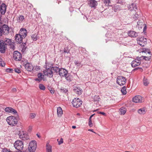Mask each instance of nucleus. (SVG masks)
I'll return each instance as SVG.
<instances>
[{
	"instance_id": "1",
	"label": "nucleus",
	"mask_w": 152,
	"mask_h": 152,
	"mask_svg": "<svg viewBox=\"0 0 152 152\" xmlns=\"http://www.w3.org/2000/svg\"><path fill=\"white\" fill-rule=\"evenodd\" d=\"M58 74L62 77H65V79L68 81H71L72 76L66 69L61 68L59 71Z\"/></svg>"
},
{
	"instance_id": "2",
	"label": "nucleus",
	"mask_w": 152,
	"mask_h": 152,
	"mask_svg": "<svg viewBox=\"0 0 152 152\" xmlns=\"http://www.w3.org/2000/svg\"><path fill=\"white\" fill-rule=\"evenodd\" d=\"M11 42V40L9 39H5L4 41L0 40V52L2 53H4L7 48V45H9Z\"/></svg>"
},
{
	"instance_id": "3",
	"label": "nucleus",
	"mask_w": 152,
	"mask_h": 152,
	"mask_svg": "<svg viewBox=\"0 0 152 152\" xmlns=\"http://www.w3.org/2000/svg\"><path fill=\"white\" fill-rule=\"evenodd\" d=\"M7 121L9 125L12 126L16 125L18 122L16 118L13 116L8 117L7 118Z\"/></svg>"
},
{
	"instance_id": "4",
	"label": "nucleus",
	"mask_w": 152,
	"mask_h": 152,
	"mask_svg": "<svg viewBox=\"0 0 152 152\" xmlns=\"http://www.w3.org/2000/svg\"><path fill=\"white\" fill-rule=\"evenodd\" d=\"M9 28L8 26L4 24L0 26V36L3 34H7L9 33Z\"/></svg>"
},
{
	"instance_id": "5",
	"label": "nucleus",
	"mask_w": 152,
	"mask_h": 152,
	"mask_svg": "<svg viewBox=\"0 0 152 152\" xmlns=\"http://www.w3.org/2000/svg\"><path fill=\"white\" fill-rule=\"evenodd\" d=\"M14 145L15 148L19 151L22 150L23 147V142L19 140L16 141L14 143Z\"/></svg>"
},
{
	"instance_id": "6",
	"label": "nucleus",
	"mask_w": 152,
	"mask_h": 152,
	"mask_svg": "<svg viewBox=\"0 0 152 152\" xmlns=\"http://www.w3.org/2000/svg\"><path fill=\"white\" fill-rule=\"evenodd\" d=\"M72 103L73 106L74 107L77 108L81 105L82 101L78 98H75L72 100Z\"/></svg>"
},
{
	"instance_id": "7",
	"label": "nucleus",
	"mask_w": 152,
	"mask_h": 152,
	"mask_svg": "<svg viewBox=\"0 0 152 152\" xmlns=\"http://www.w3.org/2000/svg\"><path fill=\"white\" fill-rule=\"evenodd\" d=\"M36 142L34 140L31 141L29 144L28 149L30 152H34L37 148Z\"/></svg>"
},
{
	"instance_id": "8",
	"label": "nucleus",
	"mask_w": 152,
	"mask_h": 152,
	"mask_svg": "<svg viewBox=\"0 0 152 152\" xmlns=\"http://www.w3.org/2000/svg\"><path fill=\"white\" fill-rule=\"evenodd\" d=\"M126 82V79L125 77L119 76L117 78V83L120 86L124 85Z\"/></svg>"
},
{
	"instance_id": "9",
	"label": "nucleus",
	"mask_w": 152,
	"mask_h": 152,
	"mask_svg": "<svg viewBox=\"0 0 152 152\" xmlns=\"http://www.w3.org/2000/svg\"><path fill=\"white\" fill-rule=\"evenodd\" d=\"M138 44L142 47L145 46L147 43V39L144 37H141L137 39Z\"/></svg>"
},
{
	"instance_id": "10",
	"label": "nucleus",
	"mask_w": 152,
	"mask_h": 152,
	"mask_svg": "<svg viewBox=\"0 0 152 152\" xmlns=\"http://www.w3.org/2000/svg\"><path fill=\"white\" fill-rule=\"evenodd\" d=\"M21 55L20 52L17 51H14L13 58L16 61H20L21 59Z\"/></svg>"
},
{
	"instance_id": "11",
	"label": "nucleus",
	"mask_w": 152,
	"mask_h": 152,
	"mask_svg": "<svg viewBox=\"0 0 152 152\" xmlns=\"http://www.w3.org/2000/svg\"><path fill=\"white\" fill-rule=\"evenodd\" d=\"M43 72L45 75L49 77H52L53 76V71H52L51 68L44 70Z\"/></svg>"
},
{
	"instance_id": "12",
	"label": "nucleus",
	"mask_w": 152,
	"mask_h": 152,
	"mask_svg": "<svg viewBox=\"0 0 152 152\" xmlns=\"http://www.w3.org/2000/svg\"><path fill=\"white\" fill-rule=\"evenodd\" d=\"M132 101L136 103L142 102V97L140 95L136 96L133 98Z\"/></svg>"
},
{
	"instance_id": "13",
	"label": "nucleus",
	"mask_w": 152,
	"mask_h": 152,
	"mask_svg": "<svg viewBox=\"0 0 152 152\" xmlns=\"http://www.w3.org/2000/svg\"><path fill=\"white\" fill-rule=\"evenodd\" d=\"M26 69L28 71L31 72L33 70L34 68L31 64L29 63H26L24 65Z\"/></svg>"
},
{
	"instance_id": "14",
	"label": "nucleus",
	"mask_w": 152,
	"mask_h": 152,
	"mask_svg": "<svg viewBox=\"0 0 152 152\" xmlns=\"http://www.w3.org/2000/svg\"><path fill=\"white\" fill-rule=\"evenodd\" d=\"M88 4L91 8H95L97 5V3L95 0H89Z\"/></svg>"
},
{
	"instance_id": "15",
	"label": "nucleus",
	"mask_w": 152,
	"mask_h": 152,
	"mask_svg": "<svg viewBox=\"0 0 152 152\" xmlns=\"http://www.w3.org/2000/svg\"><path fill=\"white\" fill-rule=\"evenodd\" d=\"M18 34L22 37L25 38L27 35V31L25 28H22L20 29L19 33Z\"/></svg>"
},
{
	"instance_id": "16",
	"label": "nucleus",
	"mask_w": 152,
	"mask_h": 152,
	"mask_svg": "<svg viewBox=\"0 0 152 152\" xmlns=\"http://www.w3.org/2000/svg\"><path fill=\"white\" fill-rule=\"evenodd\" d=\"M0 10L2 15H4L6 11V6L5 4L3 3L0 6Z\"/></svg>"
},
{
	"instance_id": "17",
	"label": "nucleus",
	"mask_w": 152,
	"mask_h": 152,
	"mask_svg": "<svg viewBox=\"0 0 152 152\" xmlns=\"http://www.w3.org/2000/svg\"><path fill=\"white\" fill-rule=\"evenodd\" d=\"M15 41L18 43H20L22 42L23 39L24 38L23 37L20 36L18 34H16L15 37Z\"/></svg>"
},
{
	"instance_id": "18",
	"label": "nucleus",
	"mask_w": 152,
	"mask_h": 152,
	"mask_svg": "<svg viewBox=\"0 0 152 152\" xmlns=\"http://www.w3.org/2000/svg\"><path fill=\"white\" fill-rule=\"evenodd\" d=\"M6 112L9 113H13L14 114L17 113V111L14 109L10 107H7L5 109Z\"/></svg>"
},
{
	"instance_id": "19",
	"label": "nucleus",
	"mask_w": 152,
	"mask_h": 152,
	"mask_svg": "<svg viewBox=\"0 0 152 152\" xmlns=\"http://www.w3.org/2000/svg\"><path fill=\"white\" fill-rule=\"evenodd\" d=\"M141 62H138L137 59L134 60L131 63V65L133 67H135L140 65Z\"/></svg>"
},
{
	"instance_id": "20",
	"label": "nucleus",
	"mask_w": 152,
	"mask_h": 152,
	"mask_svg": "<svg viewBox=\"0 0 152 152\" xmlns=\"http://www.w3.org/2000/svg\"><path fill=\"white\" fill-rule=\"evenodd\" d=\"M73 90L74 92L78 95H80L82 94V90L79 87H75Z\"/></svg>"
},
{
	"instance_id": "21",
	"label": "nucleus",
	"mask_w": 152,
	"mask_h": 152,
	"mask_svg": "<svg viewBox=\"0 0 152 152\" xmlns=\"http://www.w3.org/2000/svg\"><path fill=\"white\" fill-rule=\"evenodd\" d=\"M38 78L35 79V80L36 81L40 82L42 81L43 78H44V75H42L41 73H39L37 74Z\"/></svg>"
},
{
	"instance_id": "22",
	"label": "nucleus",
	"mask_w": 152,
	"mask_h": 152,
	"mask_svg": "<svg viewBox=\"0 0 152 152\" xmlns=\"http://www.w3.org/2000/svg\"><path fill=\"white\" fill-rule=\"evenodd\" d=\"M128 35L131 37H135L137 36V33L133 31H129L128 32Z\"/></svg>"
},
{
	"instance_id": "23",
	"label": "nucleus",
	"mask_w": 152,
	"mask_h": 152,
	"mask_svg": "<svg viewBox=\"0 0 152 152\" xmlns=\"http://www.w3.org/2000/svg\"><path fill=\"white\" fill-rule=\"evenodd\" d=\"M51 69L52 71H53V73L54 72L56 74H58L60 68L57 66H53Z\"/></svg>"
},
{
	"instance_id": "24",
	"label": "nucleus",
	"mask_w": 152,
	"mask_h": 152,
	"mask_svg": "<svg viewBox=\"0 0 152 152\" xmlns=\"http://www.w3.org/2000/svg\"><path fill=\"white\" fill-rule=\"evenodd\" d=\"M19 135L20 138L22 139L23 140H27L28 139V137L26 134H25L23 133V134H22L21 133H19Z\"/></svg>"
},
{
	"instance_id": "25",
	"label": "nucleus",
	"mask_w": 152,
	"mask_h": 152,
	"mask_svg": "<svg viewBox=\"0 0 152 152\" xmlns=\"http://www.w3.org/2000/svg\"><path fill=\"white\" fill-rule=\"evenodd\" d=\"M141 16V14L140 12L135 13L134 15H133L132 17L134 20L138 19Z\"/></svg>"
},
{
	"instance_id": "26",
	"label": "nucleus",
	"mask_w": 152,
	"mask_h": 152,
	"mask_svg": "<svg viewBox=\"0 0 152 152\" xmlns=\"http://www.w3.org/2000/svg\"><path fill=\"white\" fill-rule=\"evenodd\" d=\"M57 115L59 117H61L63 114V111L60 107H58L57 110Z\"/></svg>"
},
{
	"instance_id": "27",
	"label": "nucleus",
	"mask_w": 152,
	"mask_h": 152,
	"mask_svg": "<svg viewBox=\"0 0 152 152\" xmlns=\"http://www.w3.org/2000/svg\"><path fill=\"white\" fill-rule=\"evenodd\" d=\"M137 112L138 113L140 114H144L146 113V111L144 108H141L137 110Z\"/></svg>"
},
{
	"instance_id": "28",
	"label": "nucleus",
	"mask_w": 152,
	"mask_h": 152,
	"mask_svg": "<svg viewBox=\"0 0 152 152\" xmlns=\"http://www.w3.org/2000/svg\"><path fill=\"white\" fill-rule=\"evenodd\" d=\"M46 151L47 152H52V147L48 142L46 144Z\"/></svg>"
},
{
	"instance_id": "29",
	"label": "nucleus",
	"mask_w": 152,
	"mask_h": 152,
	"mask_svg": "<svg viewBox=\"0 0 152 152\" xmlns=\"http://www.w3.org/2000/svg\"><path fill=\"white\" fill-rule=\"evenodd\" d=\"M126 109L124 107H122L120 110V114L121 115H124L126 112Z\"/></svg>"
},
{
	"instance_id": "30",
	"label": "nucleus",
	"mask_w": 152,
	"mask_h": 152,
	"mask_svg": "<svg viewBox=\"0 0 152 152\" xmlns=\"http://www.w3.org/2000/svg\"><path fill=\"white\" fill-rule=\"evenodd\" d=\"M147 58V56H142L140 57H137V58L136 59L137 60V61H138V62H141V60L142 59H145V60H148V59H145V58Z\"/></svg>"
},
{
	"instance_id": "31",
	"label": "nucleus",
	"mask_w": 152,
	"mask_h": 152,
	"mask_svg": "<svg viewBox=\"0 0 152 152\" xmlns=\"http://www.w3.org/2000/svg\"><path fill=\"white\" fill-rule=\"evenodd\" d=\"M113 10L115 12L118 11L120 10V7L118 5H115L113 7Z\"/></svg>"
},
{
	"instance_id": "32",
	"label": "nucleus",
	"mask_w": 152,
	"mask_h": 152,
	"mask_svg": "<svg viewBox=\"0 0 152 152\" xmlns=\"http://www.w3.org/2000/svg\"><path fill=\"white\" fill-rule=\"evenodd\" d=\"M24 20V17L21 15L19 16L18 18V21L19 23H21Z\"/></svg>"
},
{
	"instance_id": "33",
	"label": "nucleus",
	"mask_w": 152,
	"mask_h": 152,
	"mask_svg": "<svg viewBox=\"0 0 152 152\" xmlns=\"http://www.w3.org/2000/svg\"><path fill=\"white\" fill-rule=\"evenodd\" d=\"M45 64H46L45 66V68H46L45 69H51V68L52 67V65L50 63L46 62Z\"/></svg>"
},
{
	"instance_id": "34",
	"label": "nucleus",
	"mask_w": 152,
	"mask_h": 152,
	"mask_svg": "<svg viewBox=\"0 0 152 152\" xmlns=\"http://www.w3.org/2000/svg\"><path fill=\"white\" fill-rule=\"evenodd\" d=\"M102 2L107 6H109L110 3V0H102Z\"/></svg>"
},
{
	"instance_id": "35",
	"label": "nucleus",
	"mask_w": 152,
	"mask_h": 152,
	"mask_svg": "<svg viewBox=\"0 0 152 152\" xmlns=\"http://www.w3.org/2000/svg\"><path fill=\"white\" fill-rule=\"evenodd\" d=\"M31 37L33 41H36L37 39V34H36L32 35Z\"/></svg>"
},
{
	"instance_id": "36",
	"label": "nucleus",
	"mask_w": 152,
	"mask_h": 152,
	"mask_svg": "<svg viewBox=\"0 0 152 152\" xmlns=\"http://www.w3.org/2000/svg\"><path fill=\"white\" fill-rule=\"evenodd\" d=\"M137 25L138 26V28H141L142 26H143V23L142 22V20H139L137 22Z\"/></svg>"
},
{
	"instance_id": "37",
	"label": "nucleus",
	"mask_w": 152,
	"mask_h": 152,
	"mask_svg": "<svg viewBox=\"0 0 152 152\" xmlns=\"http://www.w3.org/2000/svg\"><path fill=\"white\" fill-rule=\"evenodd\" d=\"M121 91L123 95H125L126 93V87L124 86L122 88L121 90Z\"/></svg>"
},
{
	"instance_id": "38",
	"label": "nucleus",
	"mask_w": 152,
	"mask_h": 152,
	"mask_svg": "<svg viewBox=\"0 0 152 152\" xmlns=\"http://www.w3.org/2000/svg\"><path fill=\"white\" fill-rule=\"evenodd\" d=\"M5 62L2 59H0V66L2 67H4L5 65Z\"/></svg>"
},
{
	"instance_id": "39",
	"label": "nucleus",
	"mask_w": 152,
	"mask_h": 152,
	"mask_svg": "<svg viewBox=\"0 0 152 152\" xmlns=\"http://www.w3.org/2000/svg\"><path fill=\"white\" fill-rule=\"evenodd\" d=\"M143 83L145 86H147L149 83V82L148 81L147 79L145 77L144 78L143 80Z\"/></svg>"
},
{
	"instance_id": "40",
	"label": "nucleus",
	"mask_w": 152,
	"mask_h": 152,
	"mask_svg": "<svg viewBox=\"0 0 152 152\" xmlns=\"http://www.w3.org/2000/svg\"><path fill=\"white\" fill-rule=\"evenodd\" d=\"M39 88L40 89L42 90H44L45 89V86L42 84H40L39 85Z\"/></svg>"
},
{
	"instance_id": "41",
	"label": "nucleus",
	"mask_w": 152,
	"mask_h": 152,
	"mask_svg": "<svg viewBox=\"0 0 152 152\" xmlns=\"http://www.w3.org/2000/svg\"><path fill=\"white\" fill-rule=\"evenodd\" d=\"M9 45L10 46V48L12 49L13 50L15 49V46L13 43H10Z\"/></svg>"
},
{
	"instance_id": "42",
	"label": "nucleus",
	"mask_w": 152,
	"mask_h": 152,
	"mask_svg": "<svg viewBox=\"0 0 152 152\" xmlns=\"http://www.w3.org/2000/svg\"><path fill=\"white\" fill-rule=\"evenodd\" d=\"M130 7L133 8V10H135L137 9V7L135 4H132L130 5Z\"/></svg>"
},
{
	"instance_id": "43",
	"label": "nucleus",
	"mask_w": 152,
	"mask_h": 152,
	"mask_svg": "<svg viewBox=\"0 0 152 152\" xmlns=\"http://www.w3.org/2000/svg\"><path fill=\"white\" fill-rule=\"evenodd\" d=\"M64 53H69V51L68 50V48L67 47H66L64 48Z\"/></svg>"
},
{
	"instance_id": "44",
	"label": "nucleus",
	"mask_w": 152,
	"mask_h": 152,
	"mask_svg": "<svg viewBox=\"0 0 152 152\" xmlns=\"http://www.w3.org/2000/svg\"><path fill=\"white\" fill-rule=\"evenodd\" d=\"M100 99V98L98 96H95L94 97V101H99Z\"/></svg>"
},
{
	"instance_id": "45",
	"label": "nucleus",
	"mask_w": 152,
	"mask_h": 152,
	"mask_svg": "<svg viewBox=\"0 0 152 152\" xmlns=\"http://www.w3.org/2000/svg\"><path fill=\"white\" fill-rule=\"evenodd\" d=\"M57 141L58 142V144L59 145L61 144L63 142V140L62 138H61L59 141H58V139L57 140Z\"/></svg>"
},
{
	"instance_id": "46",
	"label": "nucleus",
	"mask_w": 152,
	"mask_h": 152,
	"mask_svg": "<svg viewBox=\"0 0 152 152\" xmlns=\"http://www.w3.org/2000/svg\"><path fill=\"white\" fill-rule=\"evenodd\" d=\"M75 65H77V66H80L81 63L80 62H79L77 61H75Z\"/></svg>"
},
{
	"instance_id": "47",
	"label": "nucleus",
	"mask_w": 152,
	"mask_h": 152,
	"mask_svg": "<svg viewBox=\"0 0 152 152\" xmlns=\"http://www.w3.org/2000/svg\"><path fill=\"white\" fill-rule=\"evenodd\" d=\"M14 70L15 72H17L18 73H19L21 72L20 70L18 68H15L14 69Z\"/></svg>"
},
{
	"instance_id": "48",
	"label": "nucleus",
	"mask_w": 152,
	"mask_h": 152,
	"mask_svg": "<svg viewBox=\"0 0 152 152\" xmlns=\"http://www.w3.org/2000/svg\"><path fill=\"white\" fill-rule=\"evenodd\" d=\"M6 71L10 73L13 72V70L12 69L8 68L7 69Z\"/></svg>"
},
{
	"instance_id": "49",
	"label": "nucleus",
	"mask_w": 152,
	"mask_h": 152,
	"mask_svg": "<svg viewBox=\"0 0 152 152\" xmlns=\"http://www.w3.org/2000/svg\"><path fill=\"white\" fill-rule=\"evenodd\" d=\"M61 91L62 92L64 93H66L67 92L68 90L64 88L63 89H61Z\"/></svg>"
},
{
	"instance_id": "50",
	"label": "nucleus",
	"mask_w": 152,
	"mask_h": 152,
	"mask_svg": "<svg viewBox=\"0 0 152 152\" xmlns=\"http://www.w3.org/2000/svg\"><path fill=\"white\" fill-rule=\"evenodd\" d=\"M36 116V115L34 113H31L30 114V117L31 118H34Z\"/></svg>"
},
{
	"instance_id": "51",
	"label": "nucleus",
	"mask_w": 152,
	"mask_h": 152,
	"mask_svg": "<svg viewBox=\"0 0 152 152\" xmlns=\"http://www.w3.org/2000/svg\"><path fill=\"white\" fill-rule=\"evenodd\" d=\"M49 90L50 93L52 94H53L54 93V90L53 89L51 88H50L49 89Z\"/></svg>"
},
{
	"instance_id": "52",
	"label": "nucleus",
	"mask_w": 152,
	"mask_h": 152,
	"mask_svg": "<svg viewBox=\"0 0 152 152\" xmlns=\"http://www.w3.org/2000/svg\"><path fill=\"white\" fill-rule=\"evenodd\" d=\"M40 66H35L34 68V70H35L36 71H38L40 69Z\"/></svg>"
},
{
	"instance_id": "53",
	"label": "nucleus",
	"mask_w": 152,
	"mask_h": 152,
	"mask_svg": "<svg viewBox=\"0 0 152 152\" xmlns=\"http://www.w3.org/2000/svg\"><path fill=\"white\" fill-rule=\"evenodd\" d=\"M149 50L148 49H145V48H144L143 49V50L142 51V52H144L145 53H147L148 51Z\"/></svg>"
},
{
	"instance_id": "54",
	"label": "nucleus",
	"mask_w": 152,
	"mask_h": 152,
	"mask_svg": "<svg viewBox=\"0 0 152 152\" xmlns=\"http://www.w3.org/2000/svg\"><path fill=\"white\" fill-rule=\"evenodd\" d=\"M3 152H13L12 151L7 149H4V150Z\"/></svg>"
},
{
	"instance_id": "55",
	"label": "nucleus",
	"mask_w": 152,
	"mask_h": 152,
	"mask_svg": "<svg viewBox=\"0 0 152 152\" xmlns=\"http://www.w3.org/2000/svg\"><path fill=\"white\" fill-rule=\"evenodd\" d=\"M98 113V114H102V115H103L104 116H105L106 115V114H105V113H104V112H97Z\"/></svg>"
},
{
	"instance_id": "56",
	"label": "nucleus",
	"mask_w": 152,
	"mask_h": 152,
	"mask_svg": "<svg viewBox=\"0 0 152 152\" xmlns=\"http://www.w3.org/2000/svg\"><path fill=\"white\" fill-rule=\"evenodd\" d=\"M88 125L90 127H92L93 126V124L92 123V121H89Z\"/></svg>"
},
{
	"instance_id": "57",
	"label": "nucleus",
	"mask_w": 152,
	"mask_h": 152,
	"mask_svg": "<svg viewBox=\"0 0 152 152\" xmlns=\"http://www.w3.org/2000/svg\"><path fill=\"white\" fill-rule=\"evenodd\" d=\"M12 92H16L17 91V89L15 88H13L12 90Z\"/></svg>"
},
{
	"instance_id": "58",
	"label": "nucleus",
	"mask_w": 152,
	"mask_h": 152,
	"mask_svg": "<svg viewBox=\"0 0 152 152\" xmlns=\"http://www.w3.org/2000/svg\"><path fill=\"white\" fill-rule=\"evenodd\" d=\"M88 131H91V132H92L95 133H96L95 132H94L93 131V129H89L88 130Z\"/></svg>"
},
{
	"instance_id": "59",
	"label": "nucleus",
	"mask_w": 152,
	"mask_h": 152,
	"mask_svg": "<svg viewBox=\"0 0 152 152\" xmlns=\"http://www.w3.org/2000/svg\"><path fill=\"white\" fill-rule=\"evenodd\" d=\"M150 57H151L150 56V57H147V58H145V59H148V60L147 61H149V60L151 58Z\"/></svg>"
},
{
	"instance_id": "60",
	"label": "nucleus",
	"mask_w": 152,
	"mask_h": 152,
	"mask_svg": "<svg viewBox=\"0 0 152 152\" xmlns=\"http://www.w3.org/2000/svg\"><path fill=\"white\" fill-rule=\"evenodd\" d=\"M37 136L39 138H40L41 137L40 135L38 134H37Z\"/></svg>"
},
{
	"instance_id": "61",
	"label": "nucleus",
	"mask_w": 152,
	"mask_h": 152,
	"mask_svg": "<svg viewBox=\"0 0 152 152\" xmlns=\"http://www.w3.org/2000/svg\"><path fill=\"white\" fill-rule=\"evenodd\" d=\"M72 128L73 129H75L76 128V127L75 126H73L72 127Z\"/></svg>"
},
{
	"instance_id": "62",
	"label": "nucleus",
	"mask_w": 152,
	"mask_h": 152,
	"mask_svg": "<svg viewBox=\"0 0 152 152\" xmlns=\"http://www.w3.org/2000/svg\"><path fill=\"white\" fill-rule=\"evenodd\" d=\"M95 115V114H94L92 115H91L90 116V117L91 118H92L93 116Z\"/></svg>"
},
{
	"instance_id": "63",
	"label": "nucleus",
	"mask_w": 152,
	"mask_h": 152,
	"mask_svg": "<svg viewBox=\"0 0 152 152\" xmlns=\"http://www.w3.org/2000/svg\"><path fill=\"white\" fill-rule=\"evenodd\" d=\"M89 121H91V118H90V117L89 119Z\"/></svg>"
},
{
	"instance_id": "64",
	"label": "nucleus",
	"mask_w": 152,
	"mask_h": 152,
	"mask_svg": "<svg viewBox=\"0 0 152 152\" xmlns=\"http://www.w3.org/2000/svg\"><path fill=\"white\" fill-rule=\"evenodd\" d=\"M147 53L149 54H151V52L148 51V52Z\"/></svg>"
}]
</instances>
